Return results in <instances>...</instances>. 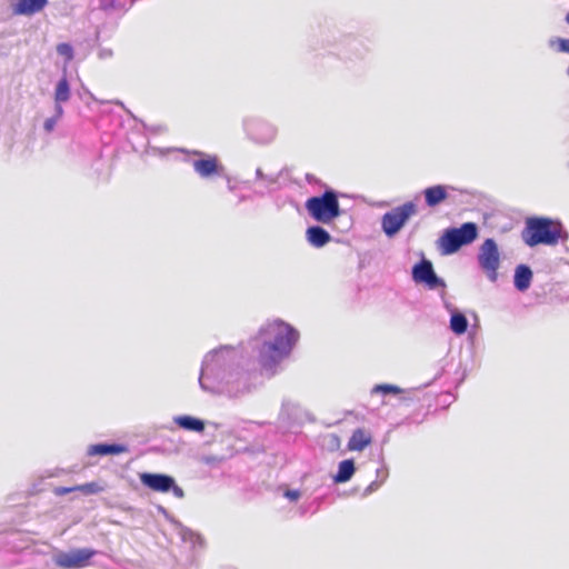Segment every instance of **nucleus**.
<instances>
[{"label":"nucleus","mask_w":569,"mask_h":569,"mask_svg":"<svg viewBox=\"0 0 569 569\" xmlns=\"http://www.w3.org/2000/svg\"><path fill=\"white\" fill-rule=\"evenodd\" d=\"M260 333L272 336V342H264L259 350L258 361L262 369L272 370L287 357L296 341L298 332L283 321H273L260 330Z\"/></svg>","instance_id":"nucleus-1"},{"label":"nucleus","mask_w":569,"mask_h":569,"mask_svg":"<svg viewBox=\"0 0 569 569\" xmlns=\"http://www.w3.org/2000/svg\"><path fill=\"white\" fill-rule=\"evenodd\" d=\"M521 238L529 247L556 246L562 238V224L549 218L531 217L526 220Z\"/></svg>","instance_id":"nucleus-2"},{"label":"nucleus","mask_w":569,"mask_h":569,"mask_svg":"<svg viewBox=\"0 0 569 569\" xmlns=\"http://www.w3.org/2000/svg\"><path fill=\"white\" fill-rule=\"evenodd\" d=\"M306 210L318 222L328 224L341 214L336 192L325 191L319 197H311L306 201Z\"/></svg>","instance_id":"nucleus-3"},{"label":"nucleus","mask_w":569,"mask_h":569,"mask_svg":"<svg viewBox=\"0 0 569 569\" xmlns=\"http://www.w3.org/2000/svg\"><path fill=\"white\" fill-rule=\"evenodd\" d=\"M478 237V228L473 222H466L459 228L447 229L438 240L442 254H452L462 246L469 244Z\"/></svg>","instance_id":"nucleus-4"},{"label":"nucleus","mask_w":569,"mask_h":569,"mask_svg":"<svg viewBox=\"0 0 569 569\" xmlns=\"http://www.w3.org/2000/svg\"><path fill=\"white\" fill-rule=\"evenodd\" d=\"M417 213V206L412 201L405 202L386 212L381 219V227L388 237L398 233L407 221Z\"/></svg>","instance_id":"nucleus-5"},{"label":"nucleus","mask_w":569,"mask_h":569,"mask_svg":"<svg viewBox=\"0 0 569 569\" xmlns=\"http://www.w3.org/2000/svg\"><path fill=\"white\" fill-rule=\"evenodd\" d=\"M478 261L488 279L495 282L498 279V269L500 267V253L496 241L491 238L486 239L480 246Z\"/></svg>","instance_id":"nucleus-6"},{"label":"nucleus","mask_w":569,"mask_h":569,"mask_svg":"<svg viewBox=\"0 0 569 569\" xmlns=\"http://www.w3.org/2000/svg\"><path fill=\"white\" fill-rule=\"evenodd\" d=\"M94 553L96 551L91 549H77L70 552H61L56 557L54 562L58 567L63 569L83 568Z\"/></svg>","instance_id":"nucleus-7"},{"label":"nucleus","mask_w":569,"mask_h":569,"mask_svg":"<svg viewBox=\"0 0 569 569\" xmlns=\"http://www.w3.org/2000/svg\"><path fill=\"white\" fill-rule=\"evenodd\" d=\"M194 154L202 156V158L194 160L192 163L193 170L202 178H209L219 174L223 167L220 164L219 159L214 154H203L194 151Z\"/></svg>","instance_id":"nucleus-8"},{"label":"nucleus","mask_w":569,"mask_h":569,"mask_svg":"<svg viewBox=\"0 0 569 569\" xmlns=\"http://www.w3.org/2000/svg\"><path fill=\"white\" fill-rule=\"evenodd\" d=\"M412 278L416 282L426 283L431 289L437 288L441 283L429 260H422L413 267Z\"/></svg>","instance_id":"nucleus-9"},{"label":"nucleus","mask_w":569,"mask_h":569,"mask_svg":"<svg viewBox=\"0 0 569 569\" xmlns=\"http://www.w3.org/2000/svg\"><path fill=\"white\" fill-rule=\"evenodd\" d=\"M140 480L146 487L157 492H168L173 487V478L168 475L143 472L140 475Z\"/></svg>","instance_id":"nucleus-10"},{"label":"nucleus","mask_w":569,"mask_h":569,"mask_svg":"<svg viewBox=\"0 0 569 569\" xmlns=\"http://www.w3.org/2000/svg\"><path fill=\"white\" fill-rule=\"evenodd\" d=\"M48 0H11L10 9L14 16H32L41 11Z\"/></svg>","instance_id":"nucleus-11"},{"label":"nucleus","mask_w":569,"mask_h":569,"mask_svg":"<svg viewBox=\"0 0 569 569\" xmlns=\"http://www.w3.org/2000/svg\"><path fill=\"white\" fill-rule=\"evenodd\" d=\"M371 442V433L362 428H358L352 432L347 447L350 451H362Z\"/></svg>","instance_id":"nucleus-12"},{"label":"nucleus","mask_w":569,"mask_h":569,"mask_svg":"<svg viewBox=\"0 0 569 569\" xmlns=\"http://www.w3.org/2000/svg\"><path fill=\"white\" fill-rule=\"evenodd\" d=\"M426 204L436 207L448 198L447 187L442 184L432 186L423 190Z\"/></svg>","instance_id":"nucleus-13"},{"label":"nucleus","mask_w":569,"mask_h":569,"mask_svg":"<svg viewBox=\"0 0 569 569\" xmlns=\"http://www.w3.org/2000/svg\"><path fill=\"white\" fill-rule=\"evenodd\" d=\"M306 234L308 241L317 248L326 246L331 239L330 234L319 226L308 228Z\"/></svg>","instance_id":"nucleus-14"},{"label":"nucleus","mask_w":569,"mask_h":569,"mask_svg":"<svg viewBox=\"0 0 569 569\" xmlns=\"http://www.w3.org/2000/svg\"><path fill=\"white\" fill-rule=\"evenodd\" d=\"M532 271L526 264H519L515 271V287L519 291H526L531 283Z\"/></svg>","instance_id":"nucleus-15"},{"label":"nucleus","mask_w":569,"mask_h":569,"mask_svg":"<svg viewBox=\"0 0 569 569\" xmlns=\"http://www.w3.org/2000/svg\"><path fill=\"white\" fill-rule=\"evenodd\" d=\"M355 470H356V468H355L353 460H351V459L343 460L339 463L338 472L333 479L338 483L347 482L353 476Z\"/></svg>","instance_id":"nucleus-16"},{"label":"nucleus","mask_w":569,"mask_h":569,"mask_svg":"<svg viewBox=\"0 0 569 569\" xmlns=\"http://www.w3.org/2000/svg\"><path fill=\"white\" fill-rule=\"evenodd\" d=\"M176 422L179 427H181L186 430H191V431H197V432H201L204 430V422L202 420L197 419L191 416L178 417L176 419Z\"/></svg>","instance_id":"nucleus-17"},{"label":"nucleus","mask_w":569,"mask_h":569,"mask_svg":"<svg viewBox=\"0 0 569 569\" xmlns=\"http://www.w3.org/2000/svg\"><path fill=\"white\" fill-rule=\"evenodd\" d=\"M126 451V448L120 445H94L89 449V455H119Z\"/></svg>","instance_id":"nucleus-18"},{"label":"nucleus","mask_w":569,"mask_h":569,"mask_svg":"<svg viewBox=\"0 0 569 569\" xmlns=\"http://www.w3.org/2000/svg\"><path fill=\"white\" fill-rule=\"evenodd\" d=\"M70 98V87L67 77H63L57 84L54 100L57 103L66 102Z\"/></svg>","instance_id":"nucleus-19"},{"label":"nucleus","mask_w":569,"mask_h":569,"mask_svg":"<svg viewBox=\"0 0 569 569\" xmlns=\"http://www.w3.org/2000/svg\"><path fill=\"white\" fill-rule=\"evenodd\" d=\"M450 328L457 335H462L467 331L468 321L462 313H455L450 319Z\"/></svg>","instance_id":"nucleus-20"},{"label":"nucleus","mask_w":569,"mask_h":569,"mask_svg":"<svg viewBox=\"0 0 569 569\" xmlns=\"http://www.w3.org/2000/svg\"><path fill=\"white\" fill-rule=\"evenodd\" d=\"M373 392H382V393H400V388L393 385H377L373 390Z\"/></svg>","instance_id":"nucleus-21"},{"label":"nucleus","mask_w":569,"mask_h":569,"mask_svg":"<svg viewBox=\"0 0 569 569\" xmlns=\"http://www.w3.org/2000/svg\"><path fill=\"white\" fill-rule=\"evenodd\" d=\"M57 51L59 54L63 56L67 59V61H70L73 58L72 47L68 43H60L57 47Z\"/></svg>","instance_id":"nucleus-22"},{"label":"nucleus","mask_w":569,"mask_h":569,"mask_svg":"<svg viewBox=\"0 0 569 569\" xmlns=\"http://www.w3.org/2000/svg\"><path fill=\"white\" fill-rule=\"evenodd\" d=\"M93 486H94L93 483H90V485L77 487V489H79V490L88 489V491H92L91 487H93ZM73 490H76V488H58L56 490V492L58 495H64V493H69L71 491H73Z\"/></svg>","instance_id":"nucleus-23"},{"label":"nucleus","mask_w":569,"mask_h":569,"mask_svg":"<svg viewBox=\"0 0 569 569\" xmlns=\"http://www.w3.org/2000/svg\"><path fill=\"white\" fill-rule=\"evenodd\" d=\"M170 490H172V492L176 497H178V498L183 497V490L179 486H177L174 482H173V487H171Z\"/></svg>","instance_id":"nucleus-24"},{"label":"nucleus","mask_w":569,"mask_h":569,"mask_svg":"<svg viewBox=\"0 0 569 569\" xmlns=\"http://www.w3.org/2000/svg\"><path fill=\"white\" fill-rule=\"evenodd\" d=\"M299 496H300L299 492L295 491V490H288L286 492V497H288L291 500H297L299 498Z\"/></svg>","instance_id":"nucleus-25"},{"label":"nucleus","mask_w":569,"mask_h":569,"mask_svg":"<svg viewBox=\"0 0 569 569\" xmlns=\"http://www.w3.org/2000/svg\"><path fill=\"white\" fill-rule=\"evenodd\" d=\"M560 48H561V50L569 52V40L562 39L560 41Z\"/></svg>","instance_id":"nucleus-26"},{"label":"nucleus","mask_w":569,"mask_h":569,"mask_svg":"<svg viewBox=\"0 0 569 569\" xmlns=\"http://www.w3.org/2000/svg\"><path fill=\"white\" fill-rule=\"evenodd\" d=\"M112 3H113L112 0H103V6L104 7H107V6L112 7Z\"/></svg>","instance_id":"nucleus-27"},{"label":"nucleus","mask_w":569,"mask_h":569,"mask_svg":"<svg viewBox=\"0 0 569 569\" xmlns=\"http://www.w3.org/2000/svg\"><path fill=\"white\" fill-rule=\"evenodd\" d=\"M112 3H113L112 0H103V6L104 7H107V6L112 7Z\"/></svg>","instance_id":"nucleus-28"},{"label":"nucleus","mask_w":569,"mask_h":569,"mask_svg":"<svg viewBox=\"0 0 569 569\" xmlns=\"http://www.w3.org/2000/svg\"><path fill=\"white\" fill-rule=\"evenodd\" d=\"M51 127H52V126H51V123H50V122H47V123H46V128H47V129H49V130H50V129H51Z\"/></svg>","instance_id":"nucleus-29"}]
</instances>
